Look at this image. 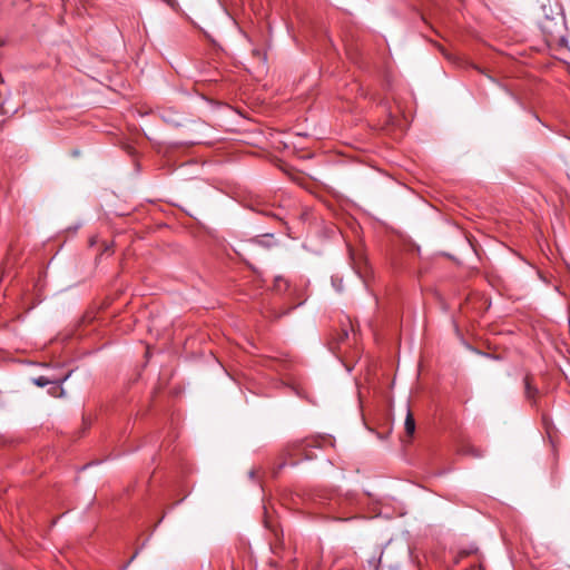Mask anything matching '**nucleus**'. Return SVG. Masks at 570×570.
<instances>
[{"mask_svg":"<svg viewBox=\"0 0 570 570\" xmlns=\"http://www.w3.org/2000/svg\"><path fill=\"white\" fill-rule=\"evenodd\" d=\"M286 287H287V282L282 276L275 277V281H274L275 291L282 292L283 288H286Z\"/></svg>","mask_w":570,"mask_h":570,"instance_id":"6","label":"nucleus"},{"mask_svg":"<svg viewBox=\"0 0 570 570\" xmlns=\"http://www.w3.org/2000/svg\"><path fill=\"white\" fill-rule=\"evenodd\" d=\"M525 383V394L529 399L533 397V395L537 393V390L532 387L531 385V379L529 376L524 380Z\"/></svg>","mask_w":570,"mask_h":570,"instance_id":"7","label":"nucleus"},{"mask_svg":"<svg viewBox=\"0 0 570 570\" xmlns=\"http://www.w3.org/2000/svg\"><path fill=\"white\" fill-rule=\"evenodd\" d=\"M352 262H353V267H354L355 272L357 273V275L360 276V278L365 279L367 266H366V261H365L363 254L362 253H353Z\"/></svg>","mask_w":570,"mask_h":570,"instance_id":"2","label":"nucleus"},{"mask_svg":"<svg viewBox=\"0 0 570 570\" xmlns=\"http://www.w3.org/2000/svg\"><path fill=\"white\" fill-rule=\"evenodd\" d=\"M405 433L409 438H412L415 432V420L410 409H407L405 422H404Z\"/></svg>","mask_w":570,"mask_h":570,"instance_id":"4","label":"nucleus"},{"mask_svg":"<svg viewBox=\"0 0 570 570\" xmlns=\"http://www.w3.org/2000/svg\"><path fill=\"white\" fill-rule=\"evenodd\" d=\"M137 554H138V552L136 551V552L132 554V557H131V559L129 560V562H131V561L136 558V556H137Z\"/></svg>","mask_w":570,"mask_h":570,"instance_id":"8","label":"nucleus"},{"mask_svg":"<svg viewBox=\"0 0 570 570\" xmlns=\"http://www.w3.org/2000/svg\"><path fill=\"white\" fill-rule=\"evenodd\" d=\"M70 374H71V372H68V374H66L63 377H52V379H49L46 376H39L37 379H33V383L40 387H43L48 384H60L63 381H66Z\"/></svg>","mask_w":570,"mask_h":570,"instance_id":"3","label":"nucleus"},{"mask_svg":"<svg viewBox=\"0 0 570 570\" xmlns=\"http://www.w3.org/2000/svg\"><path fill=\"white\" fill-rule=\"evenodd\" d=\"M347 340H348V331H347V328H342L336 337L337 348H341V345L344 344Z\"/></svg>","mask_w":570,"mask_h":570,"instance_id":"5","label":"nucleus"},{"mask_svg":"<svg viewBox=\"0 0 570 570\" xmlns=\"http://www.w3.org/2000/svg\"><path fill=\"white\" fill-rule=\"evenodd\" d=\"M563 22V18L561 13H557V17L548 18L544 16L543 19L540 20V27L543 32L548 35H553L557 32Z\"/></svg>","mask_w":570,"mask_h":570,"instance_id":"1","label":"nucleus"},{"mask_svg":"<svg viewBox=\"0 0 570 570\" xmlns=\"http://www.w3.org/2000/svg\"><path fill=\"white\" fill-rule=\"evenodd\" d=\"M287 570H294V566H293V567H291V568H288Z\"/></svg>","mask_w":570,"mask_h":570,"instance_id":"9","label":"nucleus"}]
</instances>
